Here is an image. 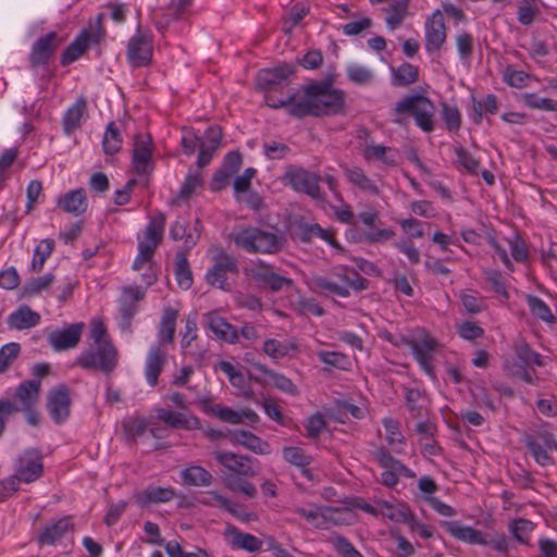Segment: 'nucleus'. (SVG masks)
Returning <instances> with one entry per match:
<instances>
[{
  "mask_svg": "<svg viewBox=\"0 0 557 557\" xmlns=\"http://www.w3.org/2000/svg\"><path fill=\"white\" fill-rule=\"evenodd\" d=\"M302 97L297 103H290L288 114L296 119L306 116H332L346 114V95L334 88L333 76L321 81H311L301 88Z\"/></svg>",
  "mask_w": 557,
  "mask_h": 557,
  "instance_id": "f257e3e1",
  "label": "nucleus"
},
{
  "mask_svg": "<svg viewBox=\"0 0 557 557\" xmlns=\"http://www.w3.org/2000/svg\"><path fill=\"white\" fill-rule=\"evenodd\" d=\"M434 113L435 107L429 98L419 94L409 95L397 102L393 122L405 125L407 120L404 114H410L423 132L431 133L434 129Z\"/></svg>",
  "mask_w": 557,
  "mask_h": 557,
  "instance_id": "f03ea898",
  "label": "nucleus"
},
{
  "mask_svg": "<svg viewBox=\"0 0 557 557\" xmlns=\"http://www.w3.org/2000/svg\"><path fill=\"white\" fill-rule=\"evenodd\" d=\"M234 243L251 253L274 255L283 249L285 239L277 231L248 227L234 236Z\"/></svg>",
  "mask_w": 557,
  "mask_h": 557,
  "instance_id": "7ed1b4c3",
  "label": "nucleus"
},
{
  "mask_svg": "<svg viewBox=\"0 0 557 557\" xmlns=\"http://www.w3.org/2000/svg\"><path fill=\"white\" fill-rule=\"evenodd\" d=\"M333 273L343 284H338L325 276H314L312 278L313 288L315 290L329 292L341 297H348L350 295L349 288L356 292L368 288L369 281L346 265L334 268Z\"/></svg>",
  "mask_w": 557,
  "mask_h": 557,
  "instance_id": "20e7f679",
  "label": "nucleus"
},
{
  "mask_svg": "<svg viewBox=\"0 0 557 557\" xmlns=\"http://www.w3.org/2000/svg\"><path fill=\"white\" fill-rule=\"evenodd\" d=\"M119 354L113 343L90 345L77 358V364L85 370H99L111 375L117 366Z\"/></svg>",
  "mask_w": 557,
  "mask_h": 557,
  "instance_id": "39448f33",
  "label": "nucleus"
},
{
  "mask_svg": "<svg viewBox=\"0 0 557 557\" xmlns=\"http://www.w3.org/2000/svg\"><path fill=\"white\" fill-rule=\"evenodd\" d=\"M213 264L207 271L206 282L212 287L220 288L224 292H231L232 285L227 281L228 275H237L239 272L236 258L219 250L212 257Z\"/></svg>",
  "mask_w": 557,
  "mask_h": 557,
  "instance_id": "423d86ee",
  "label": "nucleus"
},
{
  "mask_svg": "<svg viewBox=\"0 0 557 557\" xmlns=\"http://www.w3.org/2000/svg\"><path fill=\"white\" fill-rule=\"evenodd\" d=\"M284 180L290 187L304 193L315 200H324V195L319 186L320 176L302 168L290 166L284 174Z\"/></svg>",
  "mask_w": 557,
  "mask_h": 557,
  "instance_id": "0eeeda50",
  "label": "nucleus"
},
{
  "mask_svg": "<svg viewBox=\"0 0 557 557\" xmlns=\"http://www.w3.org/2000/svg\"><path fill=\"white\" fill-rule=\"evenodd\" d=\"M246 272L260 287L273 293H278L284 287L289 288L294 285L292 278L277 274L271 264L263 261L253 263Z\"/></svg>",
  "mask_w": 557,
  "mask_h": 557,
  "instance_id": "6e6552de",
  "label": "nucleus"
},
{
  "mask_svg": "<svg viewBox=\"0 0 557 557\" xmlns=\"http://www.w3.org/2000/svg\"><path fill=\"white\" fill-rule=\"evenodd\" d=\"M152 37L148 33L138 30L127 44L126 57L133 67L147 66L152 61Z\"/></svg>",
  "mask_w": 557,
  "mask_h": 557,
  "instance_id": "1a4fd4ad",
  "label": "nucleus"
},
{
  "mask_svg": "<svg viewBox=\"0 0 557 557\" xmlns=\"http://www.w3.org/2000/svg\"><path fill=\"white\" fill-rule=\"evenodd\" d=\"M524 442L530 454L540 466L553 465L554 460L548 451H557V441L552 433L547 431L537 432L534 435H528Z\"/></svg>",
  "mask_w": 557,
  "mask_h": 557,
  "instance_id": "9d476101",
  "label": "nucleus"
},
{
  "mask_svg": "<svg viewBox=\"0 0 557 557\" xmlns=\"http://www.w3.org/2000/svg\"><path fill=\"white\" fill-rule=\"evenodd\" d=\"M102 18L103 14L100 13L97 16V30L95 33H90L84 29L79 36L64 50L61 57V64L63 66L76 61L87 49L90 41L98 42L103 34L102 27Z\"/></svg>",
  "mask_w": 557,
  "mask_h": 557,
  "instance_id": "9b49d317",
  "label": "nucleus"
},
{
  "mask_svg": "<svg viewBox=\"0 0 557 557\" xmlns=\"http://www.w3.org/2000/svg\"><path fill=\"white\" fill-rule=\"evenodd\" d=\"M62 40L55 32H50L40 37L32 47L29 63L32 67L46 65L52 59Z\"/></svg>",
  "mask_w": 557,
  "mask_h": 557,
  "instance_id": "f8f14e48",
  "label": "nucleus"
},
{
  "mask_svg": "<svg viewBox=\"0 0 557 557\" xmlns=\"http://www.w3.org/2000/svg\"><path fill=\"white\" fill-rule=\"evenodd\" d=\"M71 397L66 385L52 388L47 396V408L52 420L60 424L70 416Z\"/></svg>",
  "mask_w": 557,
  "mask_h": 557,
  "instance_id": "ddd939ff",
  "label": "nucleus"
},
{
  "mask_svg": "<svg viewBox=\"0 0 557 557\" xmlns=\"http://www.w3.org/2000/svg\"><path fill=\"white\" fill-rule=\"evenodd\" d=\"M446 26L442 11L436 10L425 22V49L434 52L442 49L446 41Z\"/></svg>",
  "mask_w": 557,
  "mask_h": 557,
  "instance_id": "4468645a",
  "label": "nucleus"
},
{
  "mask_svg": "<svg viewBox=\"0 0 557 557\" xmlns=\"http://www.w3.org/2000/svg\"><path fill=\"white\" fill-rule=\"evenodd\" d=\"M41 456L36 449H29L17 460L15 476L25 483L36 481L42 474Z\"/></svg>",
  "mask_w": 557,
  "mask_h": 557,
  "instance_id": "2eb2a0df",
  "label": "nucleus"
},
{
  "mask_svg": "<svg viewBox=\"0 0 557 557\" xmlns=\"http://www.w3.org/2000/svg\"><path fill=\"white\" fill-rule=\"evenodd\" d=\"M84 326V323L79 322L64 330H54L49 333L48 342L57 351L74 348L81 341Z\"/></svg>",
  "mask_w": 557,
  "mask_h": 557,
  "instance_id": "dca6fc26",
  "label": "nucleus"
},
{
  "mask_svg": "<svg viewBox=\"0 0 557 557\" xmlns=\"http://www.w3.org/2000/svg\"><path fill=\"white\" fill-rule=\"evenodd\" d=\"M400 342L409 346L414 358L421 366V368L428 372L429 374L432 373V352L435 350V347L437 345V342L435 338L425 335L420 342H416L413 339H409L406 336H400Z\"/></svg>",
  "mask_w": 557,
  "mask_h": 557,
  "instance_id": "f3484780",
  "label": "nucleus"
},
{
  "mask_svg": "<svg viewBox=\"0 0 557 557\" xmlns=\"http://www.w3.org/2000/svg\"><path fill=\"white\" fill-rule=\"evenodd\" d=\"M215 459L223 467L242 476H255L257 471L252 468V459L248 456L231 451H216Z\"/></svg>",
  "mask_w": 557,
  "mask_h": 557,
  "instance_id": "a211bd4d",
  "label": "nucleus"
},
{
  "mask_svg": "<svg viewBox=\"0 0 557 557\" xmlns=\"http://www.w3.org/2000/svg\"><path fill=\"white\" fill-rule=\"evenodd\" d=\"M295 71V65L289 63H283L273 69H263L257 75V86L261 90H271L292 76Z\"/></svg>",
  "mask_w": 557,
  "mask_h": 557,
  "instance_id": "6ab92c4d",
  "label": "nucleus"
},
{
  "mask_svg": "<svg viewBox=\"0 0 557 557\" xmlns=\"http://www.w3.org/2000/svg\"><path fill=\"white\" fill-rule=\"evenodd\" d=\"M222 137V128L218 125L210 126L206 131L205 139L200 137V151L197 158L198 168H203L211 161L221 145Z\"/></svg>",
  "mask_w": 557,
  "mask_h": 557,
  "instance_id": "aec40b11",
  "label": "nucleus"
},
{
  "mask_svg": "<svg viewBox=\"0 0 557 557\" xmlns=\"http://www.w3.org/2000/svg\"><path fill=\"white\" fill-rule=\"evenodd\" d=\"M152 158V143L149 135H136L133 149V166L137 174H146Z\"/></svg>",
  "mask_w": 557,
  "mask_h": 557,
  "instance_id": "412c9836",
  "label": "nucleus"
},
{
  "mask_svg": "<svg viewBox=\"0 0 557 557\" xmlns=\"http://www.w3.org/2000/svg\"><path fill=\"white\" fill-rule=\"evenodd\" d=\"M156 412L158 419L172 429L199 430L201 428L200 420L195 416H185L163 408H157Z\"/></svg>",
  "mask_w": 557,
  "mask_h": 557,
  "instance_id": "4be33fe9",
  "label": "nucleus"
},
{
  "mask_svg": "<svg viewBox=\"0 0 557 557\" xmlns=\"http://www.w3.org/2000/svg\"><path fill=\"white\" fill-rule=\"evenodd\" d=\"M41 382L39 380H29L21 383L15 391V401L17 412L20 409L36 407L39 400Z\"/></svg>",
  "mask_w": 557,
  "mask_h": 557,
  "instance_id": "5701e85b",
  "label": "nucleus"
},
{
  "mask_svg": "<svg viewBox=\"0 0 557 557\" xmlns=\"http://www.w3.org/2000/svg\"><path fill=\"white\" fill-rule=\"evenodd\" d=\"M58 206L75 216L83 214L88 207L85 189L78 188L66 193L58 199Z\"/></svg>",
  "mask_w": 557,
  "mask_h": 557,
  "instance_id": "b1692460",
  "label": "nucleus"
},
{
  "mask_svg": "<svg viewBox=\"0 0 557 557\" xmlns=\"http://www.w3.org/2000/svg\"><path fill=\"white\" fill-rule=\"evenodd\" d=\"M166 354L160 348V346H153L150 348L145 370L146 379L150 386H156L158 384V377L164 368Z\"/></svg>",
  "mask_w": 557,
  "mask_h": 557,
  "instance_id": "393cba45",
  "label": "nucleus"
},
{
  "mask_svg": "<svg viewBox=\"0 0 557 557\" xmlns=\"http://www.w3.org/2000/svg\"><path fill=\"white\" fill-rule=\"evenodd\" d=\"M294 511L315 528H324L335 512L331 507L315 505H310L308 508L296 507Z\"/></svg>",
  "mask_w": 557,
  "mask_h": 557,
  "instance_id": "a878e982",
  "label": "nucleus"
},
{
  "mask_svg": "<svg viewBox=\"0 0 557 557\" xmlns=\"http://www.w3.org/2000/svg\"><path fill=\"white\" fill-rule=\"evenodd\" d=\"M228 542L233 548L245 549L250 553L259 552L262 547V542L252 534L244 533L235 527L226 529Z\"/></svg>",
  "mask_w": 557,
  "mask_h": 557,
  "instance_id": "bb28decb",
  "label": "nucleus"
},
{
  "mask_svg": "<svg viewBox=\"0 0 557 557\" xmlns=\"http://www.w3.org/2000/svg\"><path fill=\"white\" fill-rule=\"evenodd\" d=\"M374 458L384 471H392L396 474L414 478L416 474L399 460L395 459L385 447H379L373 451Z\"/></svg>",
  "mask_w": 557,
  "mask_h": 557,
  "instance_id": "cd10ccee",
  "label": "nucleus"
},
{
  "mask_svg": "<svg viewBox=\"0 0 557 557\" xmlns=\"http://www.w3.org/2000/svg\"><path fill=\"white\" fill-rule=\"evenodd\" d=\"M208 329L219 338L234 344L238 341V332L225 319L216 314L208 315Z\"/></svg>",
  "mask_w": 557,
  "mask_h": 557,
  "instance_id": "c85d7f7f",
  "label": "nucleus"
},
{
  "mask_svg": "<svg viewBox=\"0 0 557 557\" xmlns=\"http://www.w3.org/2000/svg\"><path fill=\"white\" fill-rule=\"evenodd\" d=\"M40 315L28 306H22L8 318V324L14 330L30 329L39 323Z\"/></svg>",
  "mask_w": 557,
  "mask_h": 557,
  "instance_id": "c756f323",
  "label": "nucleus"
},
{
  "mask_svg": "<svg viewBox=\"0 0 557 557\" xmlns=\"http://www.w3.org/2000/svg\"><path fill=\"white\" fill-rule=\"evenodd\" d=\"M72 523L69 517H63L58 521L48 524L44 531L38 536V542L40 544L52 545L60 539H62L65 533L72 529Z\"/></svg>",
  "mask_w": 557,
  "mask_h": 557,
  "instance_id": "7c9ffc66",
  "label": "nucleus"
},
{
  "mask_svg": "<svg viewBox=\"0 0 557 557\" xmlns=\"http://www.w3.org/2000/svg\"><path fill=\"white\" fill-rule=\"evenodd\" d=\"M175 497V492L172 487H148L136 495V502L139 506L144 507L148 504L166 503Z\"/></svg>",
  "mask_w": 557,
  "mask_h": 557,
  "instance_id": "2f4dec72",
  "label": "nucleus"
},
{
  "mask_svg": "<svg viewBox=\"0 0 557 557\" xmlns=\"http://www.w3.org/2000/svg\"><path fill=\"white\" fill-rule=\"evenodd\" d=\"M86 109L87 101L84 97L78 98L76 102L67 109L62 121L64 132L67 135L81 127V121L86 113Z\"/></svg>",
  "mask_w": 557,
  "mask_h": 557,
  "instance_id": "473e14b6",
  "label": "nucleus"
},
{
  "mask_svg": "<svg viewBox=\"0 0 557 557\" xmlns=\"http://www.w3.org/2000/svg\"><path fill=\"white\" fill-rule=\"evenodd\" d=\"M177 317L178 310L172 307L163 309L158 333L160 343H173Z\"/></svg>",
  "mask_w": 557,
  "mask_h": 557,
  "instance_id": "72a5a7b5",
  "label": "nucleus"
},
{
  "mask_svg": "<svg viewBox=\"0 0 557 557\" xmlns=\"http://www.w3.org/2000/svg\"><path fill=\"white\" fill-rule=\"evenodd\" d=\"M181 479L188 486H209L213 482V475L200 466H190L181 472Z\"/></svg>",
  "mask_w": 557,
  "mask_h": 557,
  "instance_id": "f704fd0d",
  "label": "nucleus"
},
{
  "mask_svg": "<svg viewBox=\"0 0 557 557\" xmlns=\"http://www.w3.org/2000/svg\"><path fill=\"white\" fill-rule=\"evenodd\" d=\"M446 531L450 533L455 539L467 542L469 544H482L484 543V534L471 527L460 525L458 522H446Z\"/></svg>",
  "mask_w": 557,
  "mask_h": 557,
  "instance_id": "c9c22d12",
  "label": "nucleus"
},
{
  "mask_svg": "<svg viewBox=\"0 0 557 557\" xmlns=\"http://www.w3.org/2000/svg\"><path fill=\"white\" fill-rule=\"evenodd\" d=\"M208 495L216 500L218 507L226 510L238 520L243 522H249L252 520L253 513L247 512L244 505L233 503L214 491H210Z\"/></svg>",
  "mask_w": 557,
  "mask_h": 557,
  "instance_id": "e433bc0d",
  "label": "nucleus"
},
{
  "mask_svg": "<svg viewBox=\"0 0 557 557\" xmlns=\"http://www.w3.org/2000/svg\"><path fill=\"white\" fill-rule=\"evenodd\" d=\"M252 367L256 370H258L259 372L268 375L271 379L273 385L277 389H280L288 395H292V396L298 395L299 391H298L297 386L287 376H285L281 373H276V372L268 369L265 366H263L261 363H253Z\"/></svg>",
  "mask_w": 557,
  "mask_h": 557,
  "instance_id": "4c0bfd02",
  "label": "nucleus"
},
{
  "mask_svg": "<svg viewBox=\"0 0 557 557\" xmlns=\"http://www.w3.org/2000/svg\"><path fill=\"white\" fill-rule=\"evenodd\" d=\"M234 438L236 443L256 454L267 455L270 453V445L249 431H237L234 434Z\"/></svg>",
  "mask_w": 557,
  "mask_h": 557,
  "instance_id": "58836bf2",
  "label": "nucleus"
},
{
  "mask_svg": "<svg viewBox=\"0 0 557 557\" xmlns=\"http://www.w3.org/2000/svg\"><path fill=\"white\" fill-rule=\"evenodd\" d=\"M175 276L181 288L186 290L191 287L193 274L184 251H177L175 255Z\"/></svg>",
  "mask_w": 557,
  "mask_h": 557,
  "instance_id": "ea45409f",
  "label": "nucleus"
},
{
  "mask_svg": "<svg viewBox=\"0 0 557 557\" xmlns=\"http://www.w3.org/2000/svg\"><path fill=\"white\" fill-rule=\"evenodd\" d=\"M342 168L344 170L345 176L351 184H354L355 186L359 187L364 191H370L374 195L379 194L377 186L371 182V180L364 174L362 169L358 166L348 168L346 165H342Z\"/></svg>",
  "mask_w": 557,
  "mask_h": 557,
  "instance_id": "a19ab883",
  "label": "nucleus"
},
{
  "mask_svg": "<svg viewBox=\"0 0 557 557\" xmlns=\"http://www.w3.org/2000/svg\"><path fill=\"white\" fill-rule=\"evenodd\" d=\"M284 459L290 465L302 468V473L310 478V470L307 467L311 463V457L305 455L304 450L299 447H284L283 449Z\"/></svg>",
  "mask_w": 557,
  "mask_h": 557,
  "instance_id": "79ce46f5",
  "label": "nucleus"
},
{
  "mask_svg": "<svg viewBox=\"0 0 557 557\" xmlns=\"http://www.w3.org/2000/svg\"><path fill=\"white\" fill-rule=\"evenodd\" d=\"M419 70L410 63H404L399 67L393 70V78L395 86H408L418 81Z\"/></svg>",
  "mask_w": 557,
  "mask_h": 557,
  "instance_id": "37998d69",
  "label": "nucleus"
},
{
  "mask_svg": "<svg viewBox=\"0 0 557 557\" xmlns=\"http://www.w3.org/2000/svg\"><path fill=\"white\" fill-rule=\"evenodd\" d=\"M409 0H396L387 9L386 24L391 29L397 28L407 15Z\"/></svg>",
  "mask_w": 557,
  "mask_h": 557,
  "instance_id": "c03bdc74",
  "label": "nucleus"
},
{
  "mask_svg": "<svg viewBox=\"0 0 557 557\" xmlns=\"http://www.w3.org/2000/svg\"><path fill=\"white\" fill-rule=\"evenodd\" d=\"M224 485L232 492L242 493L248 498H255L258 494L257 487L249 481L235 475L223 480Z\"/></svg>",
  "mask_w": 557,
  "mask_h": 557,
  "instance_id": "a18cd8bd",
  "label": "nucleus"
},
{
  "mask_svg": "<svg viewBox=\"0 0 557 557\" xmlns=\"http://www.w3.org/2000/svg\"><path fill=\"white\" fill-rule=\"evenodd\" d=\"M121 145H122L121 133L117 129V127L115 126V123L111 122L107 126V129H106V133L103 136V141H102L103 151H104V153L112 156L121 149Z\"/></svg>",
  "mask_w": 557,
  "mask_h": 557,
  "instance_id": "49530a36",
  "label": "nucleus"
},
{
  "mask_svg": "<svg viewBox=\"0 0 557 557\" xmlns=\"http://www.w3.org/2000/svg\"><path fill=\"white\" fill-rule=\"evenodd\" d=\"M54 249L53 239H44L35 249L34 258L32 261V271L40 272L46 260L50 257Z\"/></svg>",
  "mask_w": 557,
  "mask_h": 557,
  "instance_id": "de8ad7c7",
  "label": "nucleus"
},
{
  "mask_svg": "<svg viewBox=\"0 0 557 557\" xmlns=\"http://www.w3.org/2000/svg\"><path fill=\"white\" fill-rule=\"evenodd\" d=\"M123 431L128 442H135L137 436L143 435L147 430L145 418L129 417L123 421Z\"/></svg>",
  "mask_w": 557,
  "mask_h": 557,
  "instance_id": "09e8293b",
  "label": "nucleus"
},
{
  "mask_svg": "<svg viewBox=\"0 0 557 557\" xmlns=\"http://www.w3.org/2000/svg\"><path fill=\"white\" fill-rule=\"evenodd\" d=\"M392 148L382 146V145H368L363 150V158L368 161L380 160L387 165H396V160L394 157L387 156V152H391Z\"/></svg>",
  "mask_w": 557,
  "mask_h": 557,
  "instance_id": "8fccbe9b",
  "label": "nucleus"
},
{
  "mask_svg": "<svg viewBox=\"0 0 557 557\" xmlns=\"http://www.w3.org/2000/svg\"><path fill=\"white\" fill-rule=\"evenodd\" d=\"M164 225L165 215L163 213H158L154 218L151 219L148 226L146 227L144 240L160 245L163 238Z\"/></svg>",
  "mask_w": 557,
  "mask_h": 557,
  "instance_id": "3c124183",
  "label": "nucleus"
},
{
  "mask_svg": "<svg viewBox=\"0 0 557 557\" xmlns=\"http://www.w3.org/2000/svg\"><path fill=\"white\" fill-rule=\"evenodd\" d=\"M319 231L320 225L318 223L310 224L305 222L302 219L295 221L292 225L293 236L302 243H310Z\"/></svg>",
  "mask_w": 557,
  "mask_h": 557,
  "instance_id": "603ef678",
  "label": "nucleus"
},
{
  "mask_svg": "<svg viewBox=\"0 0 557 557\" xmlns=\"http://www.w3.org/2000/svg\"><path fill=\"white\" fill-rule=\"evenodd\" d=\"M318 358L324 364L339 370H348L350 366L348 357L345 354L338 351L321 350L318 352Z\"/></svg>",
  "mask_w": 557,
  "mask_h": 557,
  "instance_id": "864d4df0",
  "label": "nucleus"
},
{
  "mask_svg": "<svg viewBox=\"0 0 557 557\" xmlns=\"http://www.w3.org/2000/svg\"><path fill=\"white\" fill-rule=\"evenodd\" d=\"M377 516L387 517L388 519L400 522L408 517V507L393 506L385 500H379Z\"/></svg>",
  "mask_w": 557,
  "mask_h": 557,
  "instance_id": "5fc2aeb1",
  "label": "nucleus"
},
{
  "mask_svg": "<svg viewBox=\"0 0 557 557\" xmlns=\"http://www.w3.org/2000/svg\"><path fill=\"white\" fill-rule=\"evenodd\" d=\"M455 153L457 156V163L459 166L471 175L478 174L480 162L467 149L462 146L455 147Z\"/></svg>",
  "mask_w": 557,
  "mask_h": 557,
  "instance_id": "6e6d98bb",
  "label": "nucleus"
},
{
  "mask_svg": "<svg viewBox=\"0 0 557 557\" xmlns=\"http://www.w3.org/2000/svg\"><path fill=\"white\" fill-rule=\"evenodd\" d=\"M522 101L531 109H539L544 111H557V101L547 98H541L534 92H527L522 95Z\"/></svg>",
  "mask_w": 557,
  "mask_h": 557,
  "instance_id": "4d7b16f0",
  "label": "nucleus"
},
{
  "mask_svg": "<svg viewBox=\"0 0 557 557\" xmlns=\"http://www.w3.org/2000/svg\"><path fill=\"white\" fill-rule=\"evenodd\" d=\"M329 542L333 545L335 550L343 557H363L354 545L344 536L333 534Z\"/></svg>",
  "mask_w": 557,
  "mask_h": 557,
  "instance_id": "13d9d810",
  "label": "nucleus"
},
{
  "mask_svg": "<svg viewBox=\"0 0 557 557\" xmlns=\"http://www.w3.org/2000/svg\"><path fill=\"white\" fill-rule=\"evenodd\" d=\"M54 281L53 274H46L44 276L35 277L29 280L23 287L24 296H33L47 289Z\"/></svg>",
  "mask_w": 557,
  "mask_h": 557,
  "instance_id": "bf43d9fd",
  "label": "nucleus"
},
{
  "mask_svg": "<svg viewBox=\"0 0 557 557\" xmlns=\"http://www.w3.org/2000/svg\"><path fill=\"white\" fill-rule=\"evenodd\" d=\"M21 346L17 343H9L0 349V373H4L11 363L18 357Z\"/></svg>",
  "mask_w": 557,
  "mask_h": 557,
  "instance_id": "052dcab7",
  "label": "nucleus"
},
{
  "mask_svg": "<svg viewBox=\"0 0 557 557\" xmlns=\"http://www.w3.org/2000/svg\"><path fill=\"white\" fill-rule=\"evenodd\" d=\"M528 305L531 312L543 321L550 322L554 320V315L549 307L539 297L529 295Z\"/></svg>",
  "mask_w": 557,
  "mask_h": 557,
  "instance_id": "680f3d73",
  "label": "nucleus"
},
{
  "mask_svg": "<svg viewBox=\"0 0 557 557\" xmlns=\"http://www.w3.org/2000/svg\"><path fill=\"white\" fill-rule=\"evenodd\" d=\"M441 115L449 131H458L461 126V115L456 107L442 103Z\"/></svg>",
  "mask_w": 557,
  "mask_h": 557,
  "instance_id": "e2e57ef3",
  "label": "nucleus"
},
{
  "mask_svg": "<svg viewBox=\"0 0 557 557\" xmlns=\"http://www.w3.org/2000/svg\"><path fill=\"white\" fill-rule=\"evenodd\" d=\"M347 77L357 85H367L372 82L373 73L364 66L352 64L347 67Z\"/></svg>",
  "mask_w": 557,
  "mask_h": 557,
  "instance_id": "0e129e2a",
  "label": "nucleus"
},
{
  "mask_svg": "<svg viewBox=\"0 0 557 557\" xmlns=\"http://www.w3.org/2000/svg\"><path fill=\"white\" fill-rule=\"evenodd\" d=\"M210 412L216 416L220 420L232 424H239L243 422V410L235 411L228 407L215 405L211 408Z\"/></svg>",
  "mask_w": 557,
  "mask_h": 557,
  "instance_id": "69168bd1",
  "label": "nucleus"
},
{
  "mask_svg": "<svg viewBox=\"0 0 557 557\" xmlns=\"http://www.w3.org/2000/svg\"><path fill=\"white\" fill-rule=\"evenodd\" d=\"M219 367H220V370L227 375L230 383L234 387H236L238 389L245 388L246 380H245L244 374L240 371L236 370L235 367L231 362L221 361Z\"/></svg>",
  "mask_w": 557,
  "mask_h": 557,
  "instance_id": "338daca9",
  "label": "nucleus"
},
{
  "mask_svg": "<svg viewBox=\"0 0 557 557\" xmlns=\"http://www.w3.org/2000/svg\"><path fill=\"white\" fill-rule=\"evenodd\" d=\"M202 185V177L199 173H189L185 182L183 183L180 191H178V198L181 199H188L194 191Z\"/></svg>",
  "mask_w": 557,
  "mask_h": 557,
  "instance_id": "774afa93",
  "label": "nucleus"
}]
</instances>
